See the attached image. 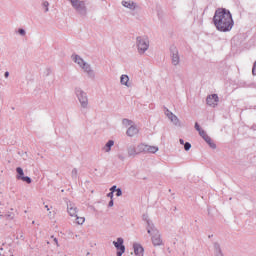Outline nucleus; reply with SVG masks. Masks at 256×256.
I'll return each instance as SVG.
<instances>
[{
    "label": "nucleus",
    "instance_id": "f257e3e1",
    "mask_svg": "<svg viewBox=\"0 0 256 256\" xmlns=\"http://www.w3.org/2000/svg\"><path fill=\"white\" fill-rule=\"evenodd\" d=\"M213 23L217 31H221L222 33L231 31L233 29V25H235L231 12L225 8H219L215 11Z\"/></svg>",
    "mask_w": 256,
    "mask_h": 256
},
{
    "label": "nucleus",
    "instance_id": "f03ea898",
    "mask_svg": "<svg viewBox=\"0 0 256 256\" xmlns=\"http://www.w3.org/2000/svg\"><path fill=\"white\" fill-rule=\"evenodd\" d=\"M71 59L72 61H74V63H77L78 67L82 69L83 73H85L87 77H89V79H95V70H93V67H91V64H89L88 62H85V60L77 54H73L71 56Z\"/></svg>",
    "mask_w": 256,
    "mask_h": 256
},
{
    "label": "nucleus",
    "instance_id": "7ed1b4c3",
    "mask_svg": "<svg viewBox=\"0 0 256 256\" xmlns=\"http://www.w3.org/2000/svg\"><path fill=\"white\" fill-rule=\"evenodd\" d=\"M71 7L76 11L79 17L85 18L89 14V9L87 5H89L88 0H68Z\"/></svg>",
    "mask_w": 256,
    "mask_h": 256
},
{
    "label": "nucleus",
    "instance_id": "20e7f679",
    "mask_svg": "<svg viewBox=\"0 0 256 256\" xmlns=\"http://www.w3.org/2000/svg\"><path fill=\"white\" fill-rule=\"evenodd\" d=\"M147 233L150 235L151 242L154 247H161V245H163V238L161 237V232H159V229L155 227L154 223H149Z\"/></svg>",
    "mask_w": 256,
    "mask_h": 256
},
{
    "label": "nucleus",
    "instance_id": "39448f33",
    "mask_svg": "<svg viewBox=\"0 0 256 256\" xmlns=\"http://www.w3.org/2000/svg\"><path fill=\"white\" fill-rule=\"evenodd\" d=\"M75 95L80 103V107L82 109H89V97L87 96V92L79 87H76Z\"/></svg>",
    "mask_w": 256,
    "mask_h": 256
},
{
    "label": "nucleus",
    "instance_id": "423d86ee",
    "mask_svg": "<svg viewBox=\"0 0 256 256\" xmlns=\"http://www.w3.org/2000/svg\"><path fill=\"white\" fill-rule=\"evenodd\" d=\"M136 47L138 49L139 55H145V52L149 50V37L138 36L136 38Z\"/></svg>",
    "mask_w": 256,
    "mask_h": 256
},
{
    "label": "nucleus",
    "instance_id": "0eeeda50",
    "mask_svg": "<svg viewBox=\"0 0 256 256\" xmlns=\"http://www.w3.org/2000/svg\"><path fill=\"white\" fill-rule=\"evenodd\" d=\"M121 5L122 7L129 9V11L132 12L133 17H137V13L135 11H139L141 9V6L132 0H122Z\"/></svg>",
    "mask_w": 256,
    "mask_h": 256
},
{
    "label": "nucleus",
    "instance_id": "6e6552de",
    "mask_svg": "<svg viewBox=\"0 0 256 256\" xmlns=\"http://www.w3.org/2000/svg\"><path fill=\"white\" fill-rule=\"evenodd\" d=\"M16 173H17L16 179L18 181H23L24 183H28V185H30V183H32L31 177L25 176V172L23 171V168L17 167Z\"/></svg>",
    "mask_w": 256,
    "mask_h": 256
},
{
    "label": "nucleus",
    "instance_id": "1a4fd4ad",
    "mask_svg": "<svg viewBox=\"0 0 256 256\" xmlns=\"http://www.w3.org/2000/svg\"><path fill=\"white\" fill-rule=\"evenodd\" d=\"M170 53H171L172 65L177 67V65L181 63V58L179 57V50H177V47L172 46L170 48Z\"/></svg>",
    "mask_w": 256,
    "mask_h": 256
},
{
    "label": "nucleus",
    "instance_id": "9d476101",
    "mask_svg": "<svg viewBox=\"0 0 256 256\" xmlns=\"http://www.w3.org/2000/svg\"><path fill=\"white\" fill-rule=\"evenodd\" d=\"M165 115L166 117H168V119H170L173 125H175L176 127H181V120H179L177 115L173 114V112H171L169 109H166Z\"/></svg>",
    "mask_w": 256,
    "mask_h": 256
},
{
    "label": "nucleus",
    "instance_id": "9b49d317",
    "mask_svg": "<svg viewBox=\"0 0 256 256\" xmlns=\"http://www.w3.org/2000/svg\"><path fill=\"white\" fill-rule=\"evenodd\" d=\"M124 240L123 238H117V241L113 242L114 247H116L117 251V256H122L123 253H125V245H123Z\"/></svg>",
    "mask_w": 256,
    "mask_h": 256
},
{
    "label": "nucleus",
    "instance_id": "f8f14e48",
    "mask_svg": "<svg viewBox=\"0 0 256 256\" xmlns=\"http://www.w3.org/2000/svg\"><path fill=\"white\" fill-rule=\"evenodd\" d=\"M206 103L209 105V107H217L219 103V96L217 94L207 96Z\"/></svg>",
    "mask_w": 256,
    "mask_h": 256
},
{
    "label": "nucleus",
    "instance_id": "ddd939ff",
    "mask_svg": "<svg viewBox=\"0 0 256 256\" xmlns=\"http://www.w3.org/2000/svg\"><path fill=\"white\" fill-rule=\"evenodd\" d=\"M67 212L69 213L70 217H77V206L75 203L71 201L67 203Z\"/></svg>",
    "mask_w": 256,
    "mask_h": 256
},
{
    "label": "nucleus",
    "instance_id": "4468645a",
    "mask_svg": "<svg viewBox=\"0 0 256 256\" xmlns=\"http://www.w3.org/2000/svg\"><path fill=\"white\" fill-rule=\"evenodd\" d=\"M126 135L128 137H135V135H139V128L137 127V125L132 124L130 127H128Z\"/></svg>",
    "mask_w": 256,
    "mask_h": 256
},
{
    "label": "nucleus",
    "instance_id": "2eb2a0df",
    "mask_svg": "<svg viewBox=\"0 0 256 256\" xmlns=\"http://www.w3.org/2000/svg\"><path fill=\"white\" fill-rule=\"evenodd\" d=\"M133 249H134V254L137 256H143V253L145 249H143V246L139 243H134L133 244Z\"/></svg>",
    "mask_w": 256,
    "mask_h": 256
},
{
    "label": "nucleus",
    "instance_id": "dca6fc26",
    "mask_svg": "<svg viewBox=\"0 0 256 256\" xmlns=\"http://www.w3.org/2000/svg\"><path fill=\"white\" fill-rule=\"evenodd\" d=\"M128 157H137L139 155V152L137 150V147L135 145H130L127 148Z\"/></svg>",
    "mask_w": 256,
    "mask_h": 256
},
{
    "label": "nucleus",
    "instance_id": "f3484780",
    "mask_svg": "<svg viewBox=\"0 0 256 256\" xmlns=\"http://www.w3.org/2000/svg\"><path fill=\"white\" fill-rule=\"evenodd\" d=\"M120 84L124 85V87H131V82H129V75L127 74H122L120 76Z\"/></svg>",
    "mask_w": 256,
    "mask_h": 256
},
{
    "label": "nucleus",
    "instance_id": "a211bd4d",
    "mask_svg": "<svg viewBox=\"0 0 256 256\" xmlns=\"http://www.w3.org/2000/svg\"><path fill=\"white\" fill-rule=\"evenodd\" d=\"M115 145V141L109 140L102 148L104 153H111V148Z\"/></svg>",
    "mask_w": 256,
    "mask_h": 256
},
{
    "label": "nucleus",
    "instance_id": "6ab92c4d",
    "mask_svg": "<svg viewBox=\"0 0 256 256\" xmlns=\"http://www.w3.org/2000/svg\"><path fill=\"white\" fill-rule=\"evenodd\" d=\"M203 139L204 141L207 142V144L209 145V147H211V149H217V145L213 143V140L209 135H206Z\"/></svg>",
    "mask_w": 256,
    "mask_h": 256
},
{
    "label": "nucleus",
    "instance_id": "aec40b11",
    "mask_svg": "<svg viewBox=\"0 0 256 256\" xmlns=\"http://www.w3.org/2000/svg\"><path fill=\"white\" fill-rule=\"evenodd\" d=\"M138 155H141V153H147V144L140 143L137 145Z\"/></svg>",
    "mask_w": 256,
    "mask_h": 256
},
{
    "label": "nucleus",
    "instance_id": "412c9836",
    "mask_svg": "<svg viewBox=\"0 0 256 256\" xmlns=\"http://www.w3.org/2000/svg\"><path fill=\"white\" fill-rule=\"evenodd\" d=\"M214 253L215 256H223V252L221 251V245L219 243H214Z\"/></svg>",
    "mask_w": 256,
    "mask_h": 256
},
{
    "label": "nucleus",
    "instance_id": "4be33fe9",
    "mask_svg": "<svg viewBox=\"0 0 256 256\" xmlns=\"http://www.w3.org/2000/svg\"><path fill=\"white\" fill-rule=\"evenodd\" d=\"M157 151H159V147H157V146H151V145L146 146V153L155 154V153H157Z\"/></svg>",
    "mask_w": 256,
    "mask_h": 256
},
{
    "label": "nucleus",
    "instance_id": "5701e85b",
    "mask_svg": "<svg viewBox=\"0 0 256 256\" xmlns=\"http://www.w3.org/2000/svg\"><path fill=\"white\" fill-rule=\"evenodd\" d=\"M135 124V122H133L132 120H130V119H127V118H124L123 120H122V125H124V127H131L132 125H134Z\"/></svg>",
    "mask_w": 256,
    "mask_h": 256
},
{
    "label": "nucleus",
    "instance_id": "b1692460",
    "mask_svg": "<svg viewBox=\"0 0 256 256\" xmlns=\"http://www.w3.org/2000/svg\"><path fill=\"white\" fill-rule=\"evenodd\" d=\"M42 7L44 9V13H49V1H44L42 3Z\"/></svg>",
    "mask_w": 256,
    "mask_h": 256
},
{
    "label": "nucleus",
    "instance_id": "393cba45",
    "mask_svg": "<svg viewBox=\"0 0 256 256\" xmlns=\"http://www.w3.org/2000/svg\"><path fill=\"white\" fill-rule=\"evenodd\" d=\"M142 219H143V221H146V223H147V227H146V229L148 230L149 223H153V222H152V221H150V219H149V215H147V214H143Z\"/></svg>",
    "mask_w": 256,
    "mask_h": 256
},
{
    "label": "nucleus",
    "instance_id": "a878e982",
    "mask_svg": "<svg viewBox=\"0 0 256 256\" xmlns=\"http://www.w3.org/2000/svg\"><path fill=\"white\" fill-rule=\"evenodd\" d=\"M76 217V223L78 225H83L85 223V217H79V216H74Z\"/></svg>",
    "mask_w": 256,
    "mask_h": 256
},
{
    "label": "nucleus",
    "instance_id": "bb28decb",
    "mask_svg": "<svg viewBox=\"0 0 256 256\" xmlns=\"http://www.w3.org/2000/svg\"><path fill=\"white\" fill-rule=\"evenodd\" d=\"M78 171L77 168H74L71 172L72 179H77Z\"/></svg>",
    "mask_w": 256,
    "mask_h": 256
},
{
    "label": "nucleus",
    "instance_id": "cd10ccee",
    "mask_svg": "<svg viewBox=\"0 0 256 256\" xmlns=\"http://www.w3.org/2000/svg\"><path fill=\"white\" fill-rule=\"evenodd\" d=\"M18 33H19V35H21L22 37H25V35H27V32H26L25 29H23V28L18 29Z\"/></svg>",
    "mask_w": 256,
    "mask_h": 256
},
{
    "label": "nucleus",
    "instance_id": "c85d7f7f",
    "mask_svg": "<svg viewBox=\"0 0 256 256\" xmlns=\"http://www.w3.org/2000/svg\"><path fill=\"white\" fill-rule=\"evenodd\" d=\"M198 133H199L200 137H202V139L207 137V132H205V130H200Z\"/></svg>",
    "mask_w": 256,
    "mask_h": 256
},
{
    "label": "nucleus",
    "instance_id": "c756f323",
    "mask_svg": "<svg viewBox=\"0 0 256 256\" xmlns=\"http://www.w3.org/2000/svg\"><path fill=\"white\" fill-rule=\"evenodd\" d=\"M184 149H185V151H189V150L191 149V143L186 142V143L184 144Z\"/></svg>",
    "mask_w": 256,
    "mask_h": 256
},
{
    "label": "nucleus",
    "instance_id": "7c9ffc66",
    "mask_svg": "<svg viewBox=\"0 0 256 256\" xmlns=\"http://www.w3.org/2000/svg\"><path fill=\"white\" fill-rule=\"evenodd\" d=\"M121 195H123V191L121 190V188H117L116 197H121Z\"/></svg>",
    "mask_w": 256,
    "mask_h": 256
},
{
    "label": "nucleus",
    "instance_id": "2f4dec72",
    "mask_svg": "<svg viewBox=\"0 0 256 256\" xmlns=\"http://www.w3.org/2000/svg\"><path fill=\"white\" fill-rule=\"evenodd\" d=\"M51 239H53V242L55 243V245L59 247V240H57L55 236H51Z\"/></svg>",
    "mask_w": 256,
    "mask_h": 256
},
{
    "label": "nucleus",
    "instance_id": "473e14b6",
    "mask_svg": "<svg viewBox=\"0 0 256 256\" xmlns=\"http://www.w3.org/2000/svg\"><path fill=\"white\" fill-rule=\"evenodd\" d=\"M14 217H15V214L13 213L6 214V219H13Z\"/></svg>",
    "mask_w": 256,
    "mask_h": 256
},
{
    "label": "nucleus",
    "instance_id": "72a5a7b5",
    "mask_svg": "<svg viewBox=\"0 0 256 256\" xmlns=\"http://www.w3.org/2000/svg\"><path fill=\"white\" fill-rule=\"evenodd\" d=\"M195 129H196V131H198V132H200L202 129H201V126H199V123H195Z\"/></svg>",
    "mask_w": 256,
    "mask_h": 256
},
{
    "label": "nucleus",
    "instance_id": "f704fd0d",
    "mask_svg": "<svg viewBox=\"0 0 256 256\" xmlns=\"http://www.w3.org/2000/svg\"><path fill=\"white\" fill-rule=\"evenodd\" d=\"M252 74L256 75V61H255L254 65H253V68H252Z\"/></svg>",
    "mask_w": 256,
    "mask_h": 256
},
{
    "label": "nucleus",
    "instance_id": "c9c22d12",
    "mask_svg": "<svg viewBox=\"0 0 256 256\" xmlns=\"http://www.w3.org/2000/svg\"><path fill=\"white\" fill-rule=\"evenodd\" d=\"M117 186L116 185H114V186H112L111 188H110V191L112 192V193H115V191H117Z\"/></svg>",
    "mask_w": 256,
    "mask_h": 256
},
{
    "label": "nucleus",
    "instance_id": "e433bc0d",
    "mask_svg": "<svg viewBox=\"0 0 256 256\" xmlns=\"http://www.w3.org/2000/svg\"><path fill=\"white\" fill-rule=\"evenodd\" d=\"M118 159H120V161H125V157L123 155H118Z\"/></svg>",
    "mask_w": 256,
    "mask_h": 256
},
{
    "label": "nucleus",
    "instance_id": "4c0bfd02",
    "mask_svg": "<svg viewBox=\"0 0 256 256\" xmlns=\"http://www.w3.org/2000/svg\"><path fill=\"white\" fill-rule=\"evenodd\" d=\"M107 197H109L111 200H113V192L108 193Z\"/></svg>",
    "mask_w": 256,
    "mask_h": 256
},
{
    "label": "nucleus",
    "instance_id": "58836bf2",
    "mask_svg": "<svg viewBox=\"0 0 256 256\" xmlns=\"http://www.w3.org/2000/svg\"><path fill=\"white\" fill-rule=\"evenodd\" d=\"M49 75H51V70H50V69H47V70H46V77H49Z\"/></svg>",
    "mask_w": 256,
    "mask_h": 256
},
{
    "label": "nucleus",
    "instance_id": "ea45409f",
    "mask_svg": "<svg viewBox=\"0 0 256 256\" xmlns=\"http://www.w3.org/2000/svg\"><path fill=\"white\" fill-rule=\"evenodd\" d=\"M113 205H114L113 200H110L109 203H108V207H113Z\"/></svg>",
    "mask_w": 256,
    "mask_h": 256
},
{
    "label": "nucleus",
    "instance_id": "a19ab883",
    "mask_svg": "<svg viewBox=\"0 0 256 256\" xmlns=\"http://www.w3.org/2000/svg\"><path fill=\"white\" fill-rule=\"evenodd\" d=\"M4 77H5V79H7V78L9 77V72H8V71H6V72L4 73Z\"/></svg>",
    "mask_w": 256,
    "mask_h": 256
},
{
    "label": "nucleus",
    "instance_id": "79ce46f5",
    "mask_svg": "<svg viewBox=\"0 0 256 256\" xmlns=\"http://www.w3.org/2000/svg\"><path fill=\"white\" fill-rule=\"evenodd\" d=\"M179 142H180V145H184L185 144V140H183V139H180Z\"/></svg>",
    "mask_w": 256,
    "mask_h": 256
},
{
    "label": "nucleus",
    "instance_id": "37998d69",
    "mask_svg": "<svg viewBox=\"0 0 256 256\" xmlns=\"http://www.w3.org/2000/svg\"><path fill=\"white\" fill-rule=\"evenodd\" d=\"M45 209H47V211H49V206H48V205H46V206H45Z\"/></svg>",
    "mask_w": 256,
    "mask_h": 256
},
{
    "label": "nucleus",
    "instance_id": "c03bdc74",
    "mask_svg": "<svg viewBox=\"0 0 256 256\" xmlns=\"http://www.w3.org/2000/svg\"><path fill=\"white\" fill-rule=\"evenodd\" d=\"M0 205H3V203L0 202Z\"/></svg>",
    "mask_w": 256,
    "mask_h": 256
}]
</instances>
